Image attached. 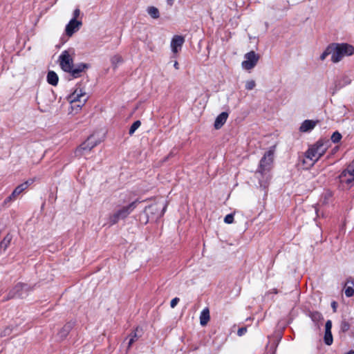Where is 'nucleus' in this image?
Listing matches in <instances>:
<instances>
[{
    "label": "nucleus",
    "instance_id": "f257e3e1",
    "mask_svg": "<svg viewBox=\"0 0 354 354\" xmlns=\"http://www.w3.org/2000/svg\"><path fill=\"white\" fill-rule=\"evenodd\" d=\"M73 50H64L59 57V62L61 68L67 73L71 74L73 77H77L80 73L86 68L85 64H79L73 66Z\"/></svg>",
    "mask_w": 354,
    "mask_h": 354
},
{
    "label": "nucleus",
    "instance_id": "f03ea898",
    "mask_svg": "<svg viewBox=\"0 0 354 354\" xmlns=\"http://www.w3.org/2000/svg\"><path fill=\"white\" fill-rule=\"evenodd\" d=\"M333 56L331 61L333 63H338L345 57L351 56L354 54V47L347 43H333Z\"/></svg>",
    "mask_w": 354,
    "mask_h": 354
},
{
    "label": "nucleus",
    "instance_id": "7ed1b4c3",
    "mask_svg": "<svg viewBox=\"0 0 354 354\" xmlns=\"http://www.w3.org/2000/svg\"><path fill=\"white\" fill-rule=\"evenodd\" d=\"M327 148V145L323 142H317L306 152V160H304V162L306 163L307 160H309L310 162L308 164L313 166L326 153Z\"/></svg>",
    "mask_w": 354,
    "mask_h": 354
},
{
    "label": "nucleus",
    "instance_id": "20e7f679",
    "mask_svg": "<svg viewBox=\"0 0 354 354\" xmlns=\"http://www.w3.org/2000/svg\"><path fill=\"white\" fill-rule=\"evenodd\" d=\"M88 95L82 88H76L68 97L72 109L79 111L88 100Z\"/></svg>",
    "mask_w": 354,
    "mask_h": 354
},
{
    "label": "nucleus",
    "instance_id": "39448f33",
    "mask_svg": "<svg viewBox=\"0 0 354 354\" xmlns=\"http://www.w3.org/2000/svg\"><path fill=\"white\" fill-rule=\"evenodd\" d=\"M139 201L138 200L124 206L109 217V222L111 225L115 224L120 219L127 218L137 207Z\"/></svg>",
    "mask_w": 354,
    "mask_h": 354
},
{
    "label": "nucleus",
    "instance_id": "423d86ee",
    "mask_svg": "<svg viewBox=\"0 0 354 354\" xmlns=\"http://www.w3.org/2000/svg\"><path fill=\"white\" fill-rule=\"evenodd\" d=\"M340 186L342 188H350L354 185V169L350 165L344 169L338 176Z\"/></svg>",
    "mask_w": 354,
    "mask_h": 354
},
{
    "label": "nucleus",
    "instance_id": "0eeeda50",
    "mask_svg": "<svg viewBox=\"0 0 354 354\" xmlns=\"http://www.w3.org/2000/svg\"><path fill=\"white\" fill-rule=\"evenodd\" d=\"M100 143V140L95 139L93 136L88 138L78 148L76 149L75 153L76 156H82L90 151L93 148Z\"/></svg>",
    "mask_w": 354,
    "mask_h": 354
},
{
    "label": "nucleus",
    "instance_id": "6e6552de",
    "mask_svg": "<svg viewBox=\"0 0 354 354\" xmlns=\"http://www.w3.org/2000/svg\"><path fill=\"white\" fill-rule=\"evenodd\" d=\"M245 60L241 63L243 69L250 71L257 64L260 57L254 51L252 50L244 55Z\"/></svg>",
    "mask_w": 354,
    "mask_h": 354
},
{
    "label": "nucleus",
    "instance_id": "1a4fd4ad",
    "mask_svg": "<svg viewBox=\"0 0 354 354\" xmlns=\"http://www.w3.org/2000/svg\"><path fill=\"white\" fill-rule=\"evenodd\" d=\"M272 161L273 152L272 151H268L265 153L264 156L261 158L260 161L259 172L263 174L266 170H268Z\"/></svg>",
    "mask_w": 354,
    "mask_h": 354
},
{
    "label": "nucleus",
    "instance_id": "9d476101",
    "mask_svg": "<svg viewBox=\"0 0 354 354\" xmlns=\"http://www.w3.org/2000/svg\"><path fill=\"white\" fill-rule=\"evenodd\" d=\"M185 42L184 37L181 35H174L171 41V51L174 54H177L180 50Z\"/></svg>",
    "mask_w": 354,
    "mask_h": 354
},
{
    "label": "nucleus",
    "instance_id": "9b49d317",
    "mask_svg": "<svg viewBox=\"0 0 354 354\" xmlns=\"http://www.w3.org/2000/svg\"><path fill=\"white\" fill-rule=\"evenodd\" d=\"M82 21H77L75 19L70 20L66 26L65 32L67 36L71 37L75 32H77L82 26Z\"/></svg>",
    "mask_w": 354,
    "mask_h": 354
},
{
    "label": "nucleus",
    "instance_id": "f8f14e48",
    "mask_svg": "<svg viewBox=\"0 0 354 354\" xmlns=\"http://www.w3.org/2000/svg\"><path fill=\"white\" fill-rule=\"evenodd\" d=\"M161 208V210L160 211V212H158L157 213V218L158 217H161L162 216V215L164 214L165 210H166V208H167V204L166 203H162V204H160V203H156L154 205H151L150 206L148 207V210L151 213V214H153L155 213L158 209H160Z\"/></svg>",
    "mask_w": 354,
    "mask_h": 354
},
{
    "label": "nucleus",
    "instance_id": "ddd939ff",
    "mask_svg": "<svg viewBox=\"0 0 354 354\" xmlns=\"http://www.w3.org/2000/svg\"><path fill=\"white\" fill-rule=\"evenodd\" d=\"M331 327H332V322L330 320H328L325 325V335H324V342L327 345H330L333 343Z\"/></svg>",
    "mask_w": 354,
    "mask_h": 354
},
{
    "label": "nucleus",
    "instance_id": "4468645a",
    "mask_svg": "<svg viewBox=\"0 0 354 354\" xmlns=\"http://www.w3.org/2000/svg\"><path fill=\"white\" fill-rule=\"evenodd\" d=\"M32 183L33 180L30 179L18 185L12 192V196H15L17 198V197L24 190H26L28 187Z\"/></svg>",
    "mask_w": 354,
    "mask_h": 354
},
{
    "label": "nucleus",
    "instance_id": "2eb2a0df",
    "mask_svg": "<svg viewBox=\"0 0 354 354\" xmlns=\"http://www.w3.org/2000/svg\"><path fill=\"white\" fill-rule=\"evenodd\" d=\"M228 118V113L227 112H222L219 114L214 122V127L216 129H219L226 122Z\"/></svg>",
    "mask_w": 354,
    "mask_h": 354
},
{
    "label": "nucleus",
    "instance_id": "dca6fc26",
    "mask_svg": "<svg viewBox=\"0 0 354 354\" xmlns=\"http://www.w3.org/2000/svg\"><path fill=\"white\" fill-rule=\"evenodd\" d=\"M210 319L209 310L208 308H204L200 315V324L201 326H205L207 324Z\"/></svg>",
    "mask_w": 354,
    "mask_h": 354
},
{
    "label": "nucleus",
    "instance_id": "f3484780",
    "mask_svg": "<svg viewBox=\"0 0 354 354\" xmlns=\"http://www.w3.org/2000/svg\"><path fill=\"white\" fill-rule=\"evenodd\" d=\"M345 295L350 297L354 295V279H348L345 284Z\"/></svg>",
    "mask_w": 354,
    "mask_h": 354
},
{
    "label": "nucleus",
    "instance_id": "a211bd4d",
    "mask_svg": "<svg viewBox=\"0 0 354 354\" xmlns=\"http://www.w3.org/2000/svg\"><path fill=\"white\" fill-rule=\"evenodd\" d=\"M315 127V122H313L312 120H306L301 124V125L299 128V130L301 132H307L308 131L312 130Z\"/></svg>",
    "mask_w": 354,
    "mask_h": 354
},
{
    "label": "nucleus",
    "instance_id": "6ab92c4d",
    "mask_svg": "<svg viewBox=\"0 0 354 354\" xmlns=\"http://www.w3.org/2000/svg\"><path fill=\"white\" fill-rule=\"evenodd\" d=\"M58 76L54 71H49L47 75V82L53 85L56 86L58 83Z\"/></svg>",
    "mask_w": 354,
    "mask_h": 354
},
{
    "label": "nucleus",
    "instance_id": "aec40b11",
    "mask_svg": "<svg viewBox=\"0 0 354 354\" xmlns=\"http://www.w3.org/2000/svg\"><path fill=\"white\" fill-rule=\"evenodd\" d=\"M147 12L153 19H158L160 17L159 10L156 7H149L147 8Z\"/></svg>",
    "mask_w": 354,
    "mask_h": 354
},
{
    "label": "nucleus",
    "instance_id": "412c9836",
    "mask_svg": "<svg viewBox=\"0 0 354 354\" xmlns=\"http://www.w3.org/2000/svg\"><path fill=\"white\" fill-rule=\"evenodd\" d=\"M11 239L12 237L9 234L6 235L0 243V248H3V250H5L10 245Z\"/></svg>",
    "mask_w": 354,
    "mask_h": 354
},
{
    "label": "nucleus",
    "instance_id": "4be33fe9",
    "mask_svg": "<svg viewBox=\"0 0 354 354\" xmlns=\"http://www.w3.org/2000/svg\"><path fill=\"white\" fill-rule=\"evenodd\" d=\"M330 55L333 56V50H332V45L330 44L328 46V47L326 48V50L322 53V54L320 55V59L322 61H324L328 55Z\"/></svg>",
    "mask_w": 354,
    "mask_h": 354
},
{
    "label": "nucleus",
    "instance_id": "5701e85b",
    "mask_svg": "<svg viewBox=\"0 0 354 354\" xmlns=\"http://www.w3.org/2000/svg\"><path fill=\"white\" fill-rule=\"evenodd\" d=\"M137 331H138V328L136 329V330L134 332H133L132 333H131L130 336H129V343H128V348H129L131 345L136 342L138 340V336L137 335Z\"/></svg>",
    "mask_w": 354,
    "mask_h": 354
},
{
    "label": "nucleus",
    "instance_id": "b1692460",
    "mask_svg": "<svg viewBox=\"0 0 354 354\" xmlns=\"http://www.w3.org/2000/svg\"><path fill=\"white\" fill-rule=\"evenodd\" d=\"M70 329H71V326L70 325H65L62 328V329L59 331L58 335L60 336L61 338H64V337H66V335L69 333Z\"/></svg>",
    "mask_w": 354,
    "mask_h": 354
},
{
    "label": "nucleus",
    "instance_id": "393cba45",
    "mask_svg": "<svg viewBox=\"0 0 354 354\" xmlns=\"http://www.w3.org/2000/svg\"><path fill=\"white\" fill-rule=\"evenodd\" d=\"M141 122L140 120L135 121L131 126L129 129V134L132 135L134 132L140 127Z\"/></svg>",
    "mask_w": 354,
    "mask_h": 354
},
{
    "label": "nucleus",
    "instance_id": "a878e982",
    "mask_svg": "<svg viewBox=\"0 0 354 354\" xmlns=\"http://www.w3.org/2000/svg\"><path fill=\"white\" fill-rule=\"evenodd\" d=\"M341 138H342V135L337 131L334 132L331 136V140L334 143H337L339 141H340Z\"/></svg>",
    "mask_w": 354,
    "mask_h": 354
},
{
    "label": "nucleus",
    "instance_id": "bb28decb",
    "mask_svg": "<svg viewBox=\"0 0 354 354\" xmlns=\"http://www.w3.org/2000/svg\"><path fill=\"white\" fill-rule=\"evenodd\" d=\"M256 86V83L254 80H248L245 82V88L247 90H252Z\"/></svg>",
    "mask_w": 354,
    "mask_h": 354
},
{
    "label": "nucleus",
    "instance_id": "cd10ccee",
    "mask_svg": "<svg viewBox=\"0 0 354 354\" xmlns=\"http://www.w3.org/2000/svg\"><path fill=\"white\" fill-rule=\"evenodd\" d=\"M224 221H225V223H226L227 224L232 223L233 221H234V216H233V214H229L226 215L225 218H224Z\"/></svg>",
    "mask_w": 354,
    "mask_h": 354
},
{
    "label": "nucleus",
    "instance_id": "c85d7f7f",
    "mask_svg": "<svg viewBox=\"0 0 354 354\" xmlns=\"http://www.w3.org/2000/svg\"><path fill=\"white\" fill-rule=\"evenodd\" d=\"M311 317L314 321H319V319H322V315L318 312L312 313Z\"/></svg>",
    "mask_w": 354,
    "mask_h": 354
},
{
    "label": "nucleus",
    "instance_id": "c756f323",
    "mask_svg": "<svg viewBox=\"0 0 354 354\" xmlns=\"http://www.w3.org/2000/svg\"><path fill=\"white\" fill-rule=\"evenodd\" d=\"M179 298L178 297H175L173 299H171V302H170V306L174 308L176 306V305L178 304V303L179 302Z\"/></svg>",
    "mask_w": 354,
    "mask_h": 354
},
{
    "label": "nucleus",
    "instance_id": "7c9ffc66",
    "mask_svg": "<svg viewBox=\"0 0 354 354\" xmlns=\"http://www.w3.org/2000/svg\"><path fill=\"white\" fill-rule=\"evenodd\" d=\"M122 62V58L121 57L118 56V55H115L114 56L113 58H112V62L113 64H116V63H120Z\"/></svg>",
    "mask_w": 354,
    "mask_h": 354
},
{
    "label": "nucleus",
    "instance_id": "2f4dec72",
    "mask_svg": "<svg viewBox=\"0 0 354 354\" xmlns=\"http://www.w3.org/2000/svg\"><path fill=\"white\" fill-rule=\"evenodd\" d=\"M80 15V10L78 8H76L73 12V18L76 19Z\"/></svg>",
    "mask_w": 354,
    "mask_h": 354
},
{
    "label": "nucleus",
    "instance_id": "473e14b6",
    "mask_svg": "<svg viewBox=\"0 0 354 354\" xmlns=\"http://www.w3.org/2000/svg\"><path fill=\"white\" fill-rule=\"evenodd\" d=\"M246 330L245 328H241L238 330L237 334L238 335L241 336L246 332Z\"/></svg>",
    "mask_w": 354,
    "mask_h": 354
},
{
    "label": "nucleus",
    "instance_id": "72a5a7b5",
    "mask_svg": "<svg viewBox=\"0 0 354 354\" xmlns=\"http://www.w3.org/2000/svg\"><path fill=\"white\" fill-rule=\"evenodd\" d=\"M15 199H16V198H15V196H12V194H11L10 196H8V197L5 200V201H4V202H5L6 203H9V202H10V201H14V200H15Z\"/></svg>",
    "mask_w": 354,
    "mask_h": 354
},
{
    "label": "nucleus",
    "instance_id": "f704fd0d",
    "mask_svg": "<svg viewBox=\"0 0 354 354\" xmlns=\"http://www.w3.org/2000/svg\"><path fill=\"white\" fill-rule=\"evenodd\" d=\"M174 67L176 68V69H178L179 68V64L178 63V62H175L174 64Z\"/></svg>",
    "mask_w": 354,
    "mask_h": 354
},
{
    "label": "nucleus",
    "instance_id": "c9c22d12",
    "mask_svg": "<svg viewBox=\"0 0 354 354\" xmlns=\"http://www.w3.org/2000/svg\"><path fill=\"white\" fill-rule=\"evenodd\" d=\"M24 286H24V285H19V286H17L15 287V288H16V289H17V290H19V288H20V289H22V288H24Z\"/></svg>",
    "mask_w": 354,
    "mask_h": 354
},
{
    "label": "nucleus",
    "instance_id": "e433bc0d",
    "mask_svg": "<svg viewBox=\"0 0 354 354\" xmlns=\"http://www.w3.org/2000/svg\"><path fill=\"white\" fill-rule=\"evenodd\" d=\"M167 3H168L170 6H171V5L173 4V3H174V0H167Z\"/></svg>",
    "mask_w": 354,
    "mask_h": 354
},
{
    "label": "nucleus",
    "instance_id": "4c0bfd02",
    "mask_svg": "<svg viewBox=\"0 0 354 354\" xmlns=\"http://www.w3.org/2000/svg\"><path fill=\"white\" fill-rule=\"evenodd\" d=\"M326 194L328 196V198L331 197L332 196L330 192H327Z\"/></svg>",
    "mask_w": 354,
    "mask_h": 354
},
{
    "label": "nucleus",
    "instance_id": "58836bf2",
    "mask_svg": "<svg viewBox=\"0 0 354 354\" xmlns=\"http://www.w3.org/2000/svg\"><path fill=\"white\" fill-rule=\"evenodd\" d=\"M333 307L335 308V302H333V304H332Z\"/></svg>",
    "mask_w": 354,
    "mask_h": 354
},
{
    "label": "nucleus",
    "instance_id": "ea45409f",
    "mask_svg": "<svg viewBox=\"0 0 354 354\" xmlns=\"http://www.w3.org/2000/svg\"><path fill=\"white\" fill-rule=\"evenodd\" d=\"M347 354H354V351H350Z\"/></svg>",
    "mask_w": 354,
    "mask_h": 354
},
{
    "label": "nucleus",
    "instance_id": "a19ab883",
    "mask_svg": "<svg viewBox=\"0 0 354 354\" xmlns=\"http://www.w3.org/2000/svg\"><path fill=\"white\" fill-rule=\"evenodd\" d=\"M348 328V325L347 324H345V326H344V328Z\"/></svg>",
    "mask_w": 354,
    "mask_h": 354
},
{
    "label": "nucleus",
    "instance_id": "79ce46f5",
    "mask_svg": "<svg viewBox=\"0 0 354 354\" xmlns=\"http://www.w3.org/2000/svg\"><path fill=\"white\" fill-rule=\"evenodd\" d=\"M18 296H19V297H21V296H22V295H21V293H19V294H18Z\"/></svg>",
    "mask_w": 354,
    "mask_h": 354
}]
</instances>
